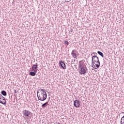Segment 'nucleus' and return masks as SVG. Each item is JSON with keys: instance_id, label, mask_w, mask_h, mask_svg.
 <instances>
[{"instance_id": "1", "label": "nucleus", "mask_w": 124, "mask_h": 124, "mask_svg": "<svg viewBox=\"0 0 124 124\" xmlns=\"http://www.w3.org/2000/svg\"><path fill=\"white\" fill-rule=\"evenodd\" d=\"M78 70H80L79 73L81 75L86 74L88 72V68L85 64H84V61L81 60L79 62Z\"/></svg>"}, {"instance_id": "2", "label": "nucleus", "mask_w": 124, "mask_h": 124, "mask_svg": "<svg viewBox=\"0 0 124 124\" xmlns=\"http://www.w3.org/2000/svg\"><path fill=\"white\" fill-rule=\"evenodd\" d=\"M40 89H38L37 92V97L40 101H45L47 99V93H40Z\"/></svg>"}, {"instance_id": "3", "label": "nucleus", "mask_w": 124, "mask_h": 124, "mask_svg": "<svg viewBox=\"0 0 124 124\" xmlns=\"http://www.w3.org/2000/svg\"><path fill=\"white\" fill-rule=\"evenodd\" d=\"M92 63H94V62L98 63V64L96 65V68H98L100 66V61H99V58L95 55L92 57Z\"/></svg>"}, {"instance_id": "4", "label": "nucleus", "mask_w": 124, "mask_h": 124, "mask_svg": "<svg viewBox=\"0 0 124 124\" xmlns=\"http://www.w3.org/2000/svg\"><path fill=\"white\" fill-rule=\"evenodd\" d=\"M0 103L3 105H6V100L2 94H0Z\"/></svg>"}, {"instance_id": "5", "label": "nucleus", "mask_w": 124, "mask_h": 124, "mask_svg": "<svg viewBox=\"0 0 124 124\" xmlns=\"http://www.w3.org/2000/svg\"><path fill=\"white\" fill-rule=\"evenodd\" d=\"M22 114L24 118H25V117H29L31 114V112L29 110H24L22 111Z\"/></svg>"}, {"instance_id": "6", "label": "nucleus", "mask_w": 124, "mask_h": 124, "mask_svg": "<svg viewBox=\"0 0 124 124\" xmlns=\"http://www.w3.org/2000/svg\"><path fill=\"white\" fill-rule=\"evenodd\" d=\"M74 106L77 108H79V107L81 106V104H80V101L78 100H75L74 101Z\"/></svg>"}, {"instance_id": "7", "label": "nucleus", "mask_w": 124, "mask_h": 124, "mask_svg": "<svg viewBox=\"0 0 124 124\" xmlns=\"http://www.w3.org/2000/svg\"><path fill=\"white\" fill-rule=\"evenodd\" d=\"M59 64L61 65V67L63 68V69H66V65H65V63L62 62V61L59 62Z\"/></svg>"}, {"instance_id": "8", "label": "nucleus", "mask_w": 124, "mask_h": 124, "mask_svg": "<svg viewBox=\"0 0 124 124\" xmlns=\"http://www.w3.org/2000/svg\"><path fill=\"white\" fill-rule=\"evenodd\" d=\"M75 52H76V50L75 49L73 50L71 53V55L73 58L76 59V58H77V54L75 53Z\"/></svg>"}, {"instance_id": "9", "label": "nucleus", "mask_w": 124, "mask_h": 124, "mask_svg": "<svg viewBox=\"0 0 124 124\" xmlns=\"http://www.w3.org/2000/svg\"><path fill=\"white\" fill-rule=\"evenodd\" d=\"M1 94H2V95H3L4 96H6L7 95V93L4 90H2L1 92Z\"/></svg>"}, {"instance_id": "10", "label": "nucleus", "mask_w": 124, "mask_h": 124, "mask_svg": "<svg viewBox=\"0 0 124 124\" xmlns=\"http://www.w3.org/2000/svg\"><path fill=\"white\" fill-rule=\"evenodd\" d=\"M97 53L98 54V55L101 56L102 58H104V55H103V53L101 51H98Z\"/></svg>"}, {"instance_id": "11", "label": "nucleus", "mask_w": 124, "mask_h": 124, "mask_svg": "<svg viewBox=\"0 0 124 124\" xmlns=\"http://www.w3.org/2000/svg\"><path fill=\"white\" fill-rule=\"evenodd\" d=\"M29 75H31V76H35V75H36V73L34 72H30Z\"/></svg>"}, {"instance_id": "12", "label": "nucleus", "mask_w": 124, "mask_h": 124, "mask_svg": "<svg viewBox=\"0 0 124 124\" xmlns=\"http://www.w3.org/2000/svg\"><path fill=\"white\" fill-rule=\"evenodd\" d=\"M48 103H49V101H47L44 104H43V105H42V108H45L46 105L48 104Z\"/></svg>"}, {"instance_id": "13", "label": "nucleus", "mask_w": 124, "mask_h": 124, "mask_svg": "<svg viewBox=\"0 0 124 124\" xmlns=\"http://www.w3.org/2000/svg\"><path fill=\"white\" fill-rule=\"evenodd\" d=\"M95 62H94V63H93V62H92V66L93 67V68H95V69L96 68V64H96Z\"/></svg>"}, {"instance_id": "14", "label": "nucleus", "mask_w": 124, "mask_h": 124, "mask_svg": "<svg viewBox=\"0 0 124 124\" xmlns=\"http://www.w3.org/2000/svg\"><path fill=\"white\" fill-rule=\"evenodd\" d=\"M41 91H39L40 92H41V93H46V90L45 89H41L40 90Z\"/></svg>"}, {"instance_id": "15", "label": "nucleus", "mask_w": 124, "mask_h": 124, "mask_svg": "<svg viewBox=\"0 0 124 124\" xmlns=\"http://www.w3.org/2000/svg\"><path fill=\"white\" fill-rule=\"evenodd\" d=\"M38 66V65L37 63H36V64H34V65H33L32 66V67H33L34 68H35V69H37L38 68V67H37Z\"/></svg>"}, {"instance_id": "16", "label": "nucleus", "mask_w": 124, "mask_h": 124, "mask_svg": "<svg viewBox=\"0 0 124 124\" xmlns=\"http://www.w3.org/2000/svg\"><path fill=\"white\" fill-rule=\"evenodd\" d=\"M120 123H122L124 124V116L122 117V118L121 119Z\"/></svg>"}, {"instance_id": "17", "label": "nucleus", "mask_w": 124, "mask_h": 124, "mask_svg": "<svg viewBox=\"0 0 124 124\" xmlns=\"http://www.w3.org/2000/svg\"><path fill=\"white\" fill-rule=\"evenodd\" d=\"M64 44H65L66 45L68 46V45H69V43L67 41H64Z\"/></svg>"}, {"instance_id": "18", "label": "nucleus", "mask_w": 124, "mask_h": 124, "mask_svg": "<svg viewBox=\"0 0 124 124\" xmlns=\"http://www.w3.org/2000/svg\"><path fill=\"white\" fill-rule=\"evenodd\" d=\"M35 70V68H34V67H32V68H31V71H34V70Z\"/></svg>"}, {"instance_id": "19", "label": "nucleus", "mask_w": 124, "mask_h": 124, "mask_svg": "<svg viewBox=\"0 0 124 124\" xmlns=\"http://www.w3.org/2000/svg\"><path fill=\"white\" fill-rule=\"evenodd\" d=\"M34 72H35V73H36L37 72V69H35Z\"/></svg>"}, {"instance_id": "20", "label": "nucleus", "mask_w": 124, "mask_h": 124, "mask_svg": "<svg viewBox=\"0 0 124 124\" xmlns=\"http://www.w3.org/2000/svg\"><path fill=\"white\" fill-rule=\"evenodd\" d=\"M94 54V55H95V54H96V53H94V52H93L92 54H91V56H93V54Z\"/></svg>"}, {"instance_id": "21", "label": "nucleus", "mask_w": 124, "mask_h": 124, "mask_svg": "<svg viewBox=\"0 0 124 124\" xmlns=\"http://www.w3.org/2000/svg\"><path fill=\"white\" fill-rule=\"evenodd\" d=\"M14 91H15L14 93H17V91L16 90H15Z\"/></svg>"}, {"instance_id": "22", "label": "nucleus", "mask_w": 124, "mask_h": 124, "mask_svg": "<svg viewBox=\"0 0 124 124\" xmlns=\"http://www.w3.org/2000/svg\"><path fill=\"white\" fill-rule=\"evenodd\" d=\"M121 114H124V112H121V113L119 114V116H120V115H121Z\"/></svg>"}, {"instance_id": "23", "label": "nucleus", "mask_w": 124, "mask_h": 124, "mask_svg": "<svg viewBox=\"0 0 124 124\" xmlns=\"http://www.w3.org/2000/svg\"><path fill=\"white\" fill-rule=\"evenodd\" d=\"M112 33H114V32H113V31L111 32V34H112V35H114V34H112Z\"/></svg>"}, {"instance_id": "24", "label": "nucleus", "mask_w": 124, "mask_h": 124, "mask_svg": "<svg viewBox=\"0 0 124 124\" xmlns=\"http://www.w3.org/2000/svg\"><path fill=\"white\" fill-rule=\"evenodd\" d=\"M67 0V1H66V2H69V0Z\"/></svg>"}, {"instance_id": "25", "label": "nucleus", "mask_w": 124, "mask_h": 124, "mask_svg": "<svg viewBox=\"0 0 124 124\" xmlns=\"http://www.w3.org/2000/svg\"><path fill=\"white\" fill-rule=\"evenodd\" d=\"M121 124H124V123H123V122H121Z\"/></svg>"}]
</instances>
